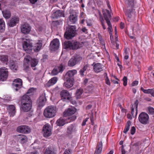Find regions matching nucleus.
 Segmentation results:
<instances>
[{
	"instance_id": "ea45409f",
	"label": "nucleus",
	"mask_w": 154,
	"mask_h": 154,
	"mask_svg": "<svg viewBox=\"0 0 154 154\" xmlns=\"http://www.w3.org/2000/svg\"><path fill=\"white\" fill-rule=\"evenodd\" d=\"M58 80V78L57 77H54L50 79L48 82L50 86L52 85L55 84Z\"/></svg>"
},
{
	"instance_id": "58836bf2",
	"label": "nucleus",
	"mask_w": 154,
	"mask_h": 154,
	"mask_svg": "<svg viewBox=\"0 0 154 154\" xmlns=\"http://www.w3.org/2000/svg\"><path fill=\"white\" fill-rule=\"evenodd\" d=\"M0 60L3 63L7 64L8 60V56L6 55H2L0 56Z\"/></svg>"
},
{
	"instance_id": "052dcab7",
	"label": "nucleus",
	"mask_w": 154,
	"mask_h": 154,
	"mask_svg": "<svg viewBox=\"0 0 154 154\" xmlns=\"http://www.w3.org/2000/svg\"><path fill=\"white\" fill-rule=\"evenodd\" d=\"M71 150L69 149H66L64 152L63 154H71Z\"/></svg>"
},
{
	"instance_id": "69168bd1",
	"label": "nucleus",
	"mask_w": 154,
	"mask_h": 154,
	"mask_svg": "<svg viewBox=\"0 0 154 154\" xmlns=\"http://www.w3.org/2000/svg\"><path fill=\"white\" fill-rule=\"evenodd\" d=\"M140 145V142H137L134 143L133 145L135 146H139Z\"/></svg>"
},
{
	"instance_id": "5fc2aeb1",
	"label": "nucleus",
	"mask_w": 154,
	"mask_h": 154,
	"mask_svg": "<svg viewBox=\"0 0 154 154\" xmlns=\"http://www.w3.org/2000/svg\"><path fill=\"white\" fill-rule=\"evenodd\" d=\"M109 34L110 35V39L111 40V43L115 45V42L113 41V37L112 35V31L109 32Z\"/></svg>"
},
{
	"instance_id": "79ce46f5",
	"label": "nucleus",
	"mask_w": 154,
	"mask_h": 154,
	"mask_svg": "<svg viewBox=\"0 0 154 154\" xmlns=\"http://www.w3.org/2000/svg\"><path fill=\"white\" fill-rule=\"evenodd\" d=\"M9 66L11 69L14 71L16 70L18 67L17 66L13 61L10 62Z\"/></svg>"
},
{
	"instance_id": "e433bc0d",
	"label": "nucleus",
	"mask_w": 154,
	"mask_h": 154,
	"mask_svg": "<svg viewBox=\"0 0 154 154\" xmlns=\"http://www.w3.org/2000/svg\"><path fill=\"white\" fill-rule=\"evenodd\" d=\"M44 154H57L54 149L48 147L47 148L44 153Z\"/></svg>"
},
{
	"instance_id": "ddd939ff",
	"label": "nucleus",
	"mask_w": 154,
	"mask_h": 154,
	"mask_svg": "<svg viewBox=\"0 0 154 154\" xmlns=\"http://www.w3.org/2000/svg\"><path fill=\"white\" fill-rule=\"evenodd\" d=\"M16 131L17 132L19 133L28 134L30 132L31 130L28 126L26 125H23L17 127Z\"/></svg>"
},
{
	"instance_id": "2f4dec72",
	"label": "nucleus",
	"mask_w": 154,
	"mask_h": 154,
	"mask_svg": "<svg viewBox=\"0 0 154 154\" xmlns=\"http://www.w3.org/2000/svg\"><path fill=\"white\" fill-rule=\"evenodd\" d=\"M2 12L3 17L5 19H8L10 17L11 14L9 10H5L2 11Z\"/></svg>"
},
{
	"instance_id": "8fccbe9b",
	"label": "nucleus",
	"mask_w": 154,
	"mask_h": 154,
	"mask_svg": "<svg viewBox=\"0 0 154 154\" xmlns=\"http://www.w3.org/2000/svg\"><path fill=\"white\" fill-rule=\"evenodd\" d=\"M93 110H92L91 111V113L90 114H89V116L90 117V118L91 122V123L92 125H93L94 124L93 122Z\"/></svg>"
},
{
	"instance_id": "bb28decb",
	"label": "nucleus",
	"mask_w": 154,
	"mask_h": 154,
	"mask_svg": "<svg viewBox=\"0 0 154 154\" xmlns=\"http://www.w3.org/2000/svg\"><path fill=\"white\" fill-rule=\"evenodd\" d=\"M42 40H38V42L35 44L33 50L35 52H37L41 49L42 47Z\"/></svg>"
},
{
	"instance_id": "774afa93",
	"label": "nucleus",
	"mask_w": 154,
	"mask_h": 154,
	"mask_svg": "<svg viewBox=\"0 0 154 154\" xmlns=\"http://www.w3.org/2000/svg\"><path fill=\"white\" fill-rule=\"evenodd\" d=\"M124 27V24L122 22H121L120 24V27L121 29H123Z\"/></svg>"
},
{
	"instance_id": "f704fd0d",
	"label": "nucleus",
	"mask_w": 154,
	"mask_h": 154,
	"mask_svg": "<svg viewBox=\"0 0 154 154\" xmlns=\"http://www.w3.org/2000/svg\"><path fill=\"white\" fill-rule=\"evenodd\" d=\"M5 23L2 19H0V32H3L5 29Z\"/></svg>"
},
{
	"instance_id": "20e7f679",
	"label": "nucleus",
	"mask_w": 154,
	"mask_h": 154,
	"mask_svg": "<svg viewBox=\"0 0 154 154\" xmlns=\"http://www.w3.org/2000/svg\"><path fill=\"white\" fill-rule=\"evenodd\" d=\"M125 13L128 21L131 22L135 19L136 15L134 9L132 8L126 9Z\"/></svg>"
},
{
	"instance_id": "c9c22d12",
	"label": "nucleus",
	"mask_w": 154,
	"mask_h": 154,
	"mask_svg": "<svg viewBox=\"0 0 154 154\" xmlns=\"http://www.w3.org/2000/svg\"><path fill=\"white\" fill-rule=\"evenodd\" d=\"M83 92V90L82 88L78 89L76 92L75 96L76 98L80 99L81 97V95Z\"/></svg>"
},
{
	"instance_id": "c03bdc74",
	"label": "nucleus",
	"mask_w": 154,
	"mask_h": 154,
	"mask_svg": "<svg viewBox=\"0 0 154 154\" xmlns=\"http://www.w3.org/2000/svg\"><path fill=\"white\" fill-rule=\"evenodd\" d=\"M35 90V89L33 88H31L28 90L26 94H27L30 97V95L34 94Z\"/></svg>"
},
{
	"instance_id": "9d476101",
	"label": "nucleus",
	"mask_w": 154,
	"mask_h": 154,
	"mask_svg": "<svg viewBox=\"0 0 154 154\" xmlns=\"http://www.w3.org/2000/svg\"><path fill=\"white\" fill-rule=\"evenodd\" d=\"M19 21V18L17 16L12 17L8 21L7 24L10 27H13L17 24Z\"/></svg>"
},
{
	"instance_id": "2eb2a0df",
	"label": "nucleus",
	"mask_w": 154,
	"mask_h": 154,
	"mask_svg": "<svg viewBox=\"0 0 154 154\" xmlns=\"http://www.w3.org/2000/svg\"><path fill=\"white\" fill-rule=\"evenodd\" d=\"M77 131L76 127L75 125L72 124L67 128L66 135L70 136L72 134L75 133Z\"/></svg>"
},
{
	"instance_id": "338daca9",
	"label": "nucleus",
	"mask_w": 154,
	"mask_h": 154,
	"mask_svg": "<svg viewBox=\"0 0 154 154\" xmlns=\"http://www.w3.org/2000/svg\"><path fill=\"white\" fill-rule=\"evenodd\" d=\"M103 21H104V20L103 19H102V20H101L102 25L103 26V29H106V27L105 26L104 23H103Z\"/></svg>"
},
{
	"instance_id": "bf43d9fd",
	"label": "nucleus",
	"mask_w": 154,
	"mask_h": 154,
	"mask_svg": "<svg viewBox=\"0 0 154 154\" xmlns=\"http://www.w3.org/2000/svg\"><path fill=\"white\" fill-rule=\"evenodd\" d=\"M107 23L108 26H109V27L108 28V29L109 32H109L112 31H111V29H112V26L110 22L109 23Z\"/></svg>"
},
{
	"instance_id": "f03ea898",
	"label": "nucleus",
	"mask_w": 154,
	"mask_h": 154,
	"mask_svg": "<svg viewBox=\"0 0 154 154\" xmlns=\"http://www.w3.org/2000/svg\"><path fill=\"white\" fill-rule=\"evenodd\" d=\"M76 30L75 26H72L66 29L64 33V37L67 39H71L76 35Z\"/></svg>"
},
{
	"instance_id": "a211bd4d",
	"label": "nucleus",
	"mask_w": 154,
	"mask_h": 154,
	"mask_svg": "<svg viewBox=\"0 0 154 154\" xmlns=\"http://www.w3.org/2000/svg\"><path fill=\"white\" fill-rule=\"evenodd\" d=\"M77 16L75 13H70L69 17L68 22H70V24H75L77 21Z\"/></svg>"
},
{
	"instance_id": "5701e85b",
	"label": "nucleus",
	"mask_w": 154,
	"mask_h": 154,
	"mask_svg": "<svg viewBox=\"0 0 154 154\" xmlns=\"http://www.w3.org/2000/svg\"><path fill=\"white\" fill-rule=\"evenodd\" d=\"M17 138L18 141L22 144L26 143L28 140L27 137L23 134L18 135L17 136Z\"/></svg>"
},
{
	"instance_id": "13d9d810",
	"label": "nucleus",
	"mask_w": 154,
	"mask_h": 154,
	"mask_svg": "<svg viewBox=\"0 0 154 154\" xmlns=\"http://www.w3.org/2000/svg\"><path fill=\"white\" fill-rule=\"evenodd\" d=\"M105 74H106V83L107 85H110V82L108 78V77L107 76V73H105Z\"/></svg>"
},
{
	"instance_id": "7ed1b4c3",
	"label": "nucleus",
	"mask_w": 154,
	"mask_h": 154,
	"mask_svg": "<svg viewBox=\"0 0 154 154\" xmlns=\"http://www.w3.org/2000/svg\"><path fill=\"white\" fill-rule=\"evenodd\" d=\"M56 112L55 107L52 106H49L45 109L44 112V115L46 118H51L55 116Z\"/></svg>"
},
{
	"instance_id": "de8ad7c7",
	"label": "nucleus",
	"mask_w": 154,
	"mask_h": 154,
	"mask_svg": "<svg viewBox=\"0 0 154 154\" xmlns=\"http://www.w3.org/2000/svg\"><path fill=\"white\" fill-rule=\"evenodd\" d=\"M59 72L55 66L51 72V75H55L58 74Z\"/></svg>"
},
{
	"instance_id": "3c124183",
	"label": "nucleus",
	"mask_w": 154,
	"mask_h": 154,
	"mask_svg": "<svg viewBox=\"0 0 154 154\" xmlns=\"http://www.w3.org/2000/svg\"><path fill=\"white\" fill-rule=\"evenodd\" d=\"M76 119V116H72L68 118V120H70L69 122H71L75 120Z\"/></svg>"
},
{
	"instance_id": "39448f33",
	"label": "nucleus",
	"mask_w": 154,
	"mask_h": 154,
	"mask_svg": "<svg viewBox=\"0 0 154 154\" xmlns=\"http://www.w3.org/2000/svg\"><path fill=\"white\" fill-rule=\"evenodd\" d=\"M24 62L26 63L28 65L26 66V67H29V63H30V65L32 67H35L38 64V60L32 58L29 56H27L24 58Z\"/></svg>"
},
{
	"instance_id": "6ab92c4d",
	"label": "nucleus",
	"mask_w": 154,
	"mask_h": 154,
	"mask_svg": "<svg viewBox=\"0 0 154 154\" xmlns=\"http://www.w3.org/2000/svg\"><path fill=\"white\" fill-rule=\"evenodd\" d=\"M50 45L52 50L54 51L57 50L59 46V41L58 39L56 38L54 39L51 42Z\"/></svg>"
},
{
	"instance_id": "4c0bfd02",
	"label": "nucleus",
	"mask_w": 154,
	"mask_h": 154,
	"mask_svg": "<svg viewBox=\"0 0 154 154\" xmlns=\"http://www.w3.org/2000/svg\"><path fill=\"white\" fill-rule=\"evenodd\" d=\"M54 17L57 18L62 16L64 17V14L63 12L62 11L60 10L57 11L54 13Z\"/></svg>"
},
{
	"instance_id": "4468645a",
	"label": "nucleus",
	"mask_w": 154,
	"mask_h": 154,
	"mask_svg": "<svg viewBox=\"0 0 154 154\" xmlns=\"http://www.w3.org/2000/svg\"><path fill=\"white\" fill-rule=\"evenodd\" d=\"M22 85V81L20 79H17L14 80L12 85L14 88H15V90L16 91L21 88Z\"/></svg>"
},
{
	"instance_id": "37998d69",
	"label": "nucleus",
	"mask_w": 154,
	"mask_h": 154,
	"mask_svg": "<svg viewBox=\"0 0 154 154\" xmlns=\"http://www.w3.org/2000/svg\"><path fill=\"white\" fill-rule=\"evenodd\" d=\"M126 4L129 7L132 8L134 5V0H125Z\"/></svg>"
},
{
	"instance_id": "7c9ffc66",
	"label": "nucleus",
	"mask_w": 154,
	"mask_h": 154,
	"mask_svg": "<svg viewBox=\"0 0 154 154\" xmlns=\"http://www.w3.org/2000/svg\"><path fill=\"white\" fill-rule=\"evenodd\" d=\"M106 13H103V15L104 17L106 20V23H110V21L109 19V18H111L112 17V16L111 15L109 11L108 10H106Z\"/></svg>"
},
{
	"instance_id": "e2e57ef3",
	"label": "nucleus",
	"mask_w": 154,
	"mask_h": 154,
	"mask_svg": "<svg viewBox=\"0 0 154 154\" xmlns=\"http://www.w3.org/2000/svg\"><path fill=\"white\" fill-rule=\"evenodd\" d=\"M138 81H134L131 84V85L132 86H134L135 85H136L138 84Z\"/></svg>"
},
{
	"instance_id": "4be33fe9",
	"label": "nucleus",
	"mask_w": 154,
	"mask_h": 154,
	"mask_svg": "<svg viewBox=\"0 0 154 154\" xmlns=\"http://www.w3.org/2000/svg\"><path fill=\"white\" fill-rule=\"evenodd\" d=\"M66 81L64 83V86L68 88L72 87L74 84V79H66Z\"/></svg>"
},
{
	"instance_id": "0eeeda50",
	"label": "nucleus",
	"mask_w": 154,
	"mask_h": 154,
	"mask_svg": "<svg viewBox=\"0 0 154 154\" xmlns=\"http://www.w3.org/2000/svg\"><path fill=\"white\" fill-rule=\"evenodd\" d=\"M138 119L141 124L146 125L149 123V116L146 112H142L139 115Z\"/></svg>"
},
{
	"instance_id": "412c9836",
	"label": "nucleus",
	"mask_w": 154,
	"mask_h": 154,
	"mask_svg": "<svg viewBox=\"0 0 154 154\" xmlns=\"http://www.w3.org/2000/svg\"><path fill=\"white\" fill-rule=\"evenodd\" d=\"M77 73V71L75 69L69 70L66 74V79H74V76Z\"/></svg>"
},
{
	"instance_id": "6e6552de",
	"label": "nucleus",
	"mask_w": 154,
	"mask_h": 154,
	"mask_svg": "<svg viewBox=\"0 0 154 154\" xmlns=\"http://www.w3.org/2000/svg\"><path fill=\"white\" fill-rule=\"evenodd\" d=\"M51 125L49 124H46L43 128L42 132L43 136L45 137H48L51 134Z\"/></svg>"
},
{
	"instance_id": "09e8293b",
	"label": "nucleus",
	"mask_w": 154,
	"mask_h": 154,
	"mask_svg": "<svg viewBox=\"0 0 154 154\" xmlns=\"http://www.w3.org/2000/svg\"><path fill=\"white\" fill-rule=\"evenodd\" d=\"M100 35V34H99V35ZM98 38L99 39V41L100 42V43L102 45V46H104V47L105 48V43L104 42V40L103 39L102 36L100 35H99L98 36Z\"/></svg>"
},
{
	"instance_id": "aec40b11",
	"label": "nucleus",
	"mask_w": 154,
	"mask_h": 154,
	"mask_svg": "<svg viewBox=\"0 0 154 154\" xmlns=\"http://www.w3.org/2000/svg\"><path fill=\"white\" fill-rule=\"evenodd\" d=\"M76 111V109L75 108L71 107L68 108L64 112L63 116L65 117L70 116L73 114Z\"/></svg>"
},
{
	"instance_id": "dca6fc26",
	"label": "nucleus",
	"mask_w": 154,
	"mask_h": 154,
	"mask_svg": "<svg viewBox=\"0 0 154 154\" xmlns=\"http://www.w3.org/2000/svg\"><path fill=\"white\" fill-rule=\"evenodd\" d=\"M60 95L61 99L63 100V101L70 100L71 96L69 92L66 90L62 91L60 92Z\"/></svg>"
},
{
	"instance_id": "a18cd8bd",
	"label": "nucleus",
	"mask_w": 154,
	"mask_h": 154,
	"mask_svg": "<svg viewBox=\"0 0 154 154\" xmlns=\"http://www.w3.org/2000/svg\"><path fill=\"white\" fill-rule=\"evenodd\" d=\"M131 125V122L130 121H128L127 122L126 126L123 131L124 133H126L129 130L130 127Z\"/></svg>"
},
{
	"instance_id": "603ef678",
	"label": "nucleus",
	"mask_w": 154,
	"mask_h": 154,
	"mask_svg": "<svg viewBox=\"0 0 154 154\" xmlns=\"http://www.w3.org/2000/svg\"><path fill=\"white\" fill-rule=\"evenodd\" d=\"M127 78L126 76H124L122 79L123 82V85L125 86H126L127 85Z\"/></svg>"
},
{
	"instance_id": "0e129e2a",
	"label": "nucleus",
	"mask_w": 154,
	"mask_h": 154,
	"mask_svg": "<svg viewBox=\"0 0 154 154\" xmlns=\"http://www.w3.org/2000/svg\"><path fill=\"white\" fill-rule=\"evenodd\" d=\"M124 146L123 145H122V154H125L126 153V152L124 149Z\"/></svg>"
},
{
	"instance_id": "423d86ee",
	"label": "nucleus",
	"mask_w": 154,
	"mask_h": 154,
	"mask_svg": "<svg viewBox=\"0 0 154 154\" xmlns=\"http://www.w3.org/2000/svg\"><path fill=\"white\" fill-rule=\"evenodd\" d=\"M32 44L29 40L26 39L23 42V48L27 53H30L32 50Z\"/></svg>"
},
{
	"instance_id": "f3484780",
	"label": "nucleus",
	"mask_w": 154,
	"mask_h": 154,
	"mask_svg": "<svg viewBox=\"0 0 154 154\" xmlns=\"http://www.w3.org/2000/svg\"><path fill=\"white\" fill-rule=\"evenodd\" d=\"M20 103L24 104L27 103L32 104L31 98L27 94H25L22 97L20 100Z\"/></svg>"
},
{
	"instance_id": "b1692460",
	"label": "nucleus",
	"mask_w": 154,
	"mask_h": 154,
	"mask_svg": "<svg viewBox=\"0 0 154 154\" xmlns=\"http://www.w3.org/2000/svg\"><path fill=\"white\" fill-rule=\"evenodd\" d=\"M138 104V100H137L135 102L134 104L132 105L131 108V113L132 116L134 117V109L135 108L136 109V112H135V116H136L137 113V106Z\"/></svg>"
},
{
	"instance_id": "c85d7f7f",
	"label": "nucleus",
	"mask_w": 154,
	"mask_h": 154,
	"mask_svg": "<svg viewBox=\"0 0 154 154\" xmlns=\"http://www.w3.org/2000/svg\"><path fill=\"white\" fill-rule=\"evenodd\" d=\"M102 143L101 141H100L97 144L96 149L95 152L94 154H100L102 151Z\"/></svg>"
},
{
	"instance_id": "1a4fd4ad",
	"label": "nucleus",
	"mask_w": 154,
	"mask_h": 154,
	"mask_svg": "<svg viewBox=\"0 0 154 154\" xmlns=\"http://www.w3.org/2000/svg\"><path fill=\"white\" fill-rule=\"evenodd\" d=\"M82 59V57L76 56L71 58L68 61V65L69 66L72 67L80 62Z\"/></svg>"
},
{
	"instance_id": "a19ab883",
	"label": "nucleus",
	"mask_w": 154,
	"mask_h": 154,
	"mask_svg": "<svg viewBox=\"0 0 154 154\" xmlns=\"http://www.w3.org/2000/svg\"><path fill=\"white\" fill-rule=\"evenodd\" d=\"M59 73H62L65 69V66L63 64L56 66Z\"/></svg>"
},
{
	"instance_id": "393cba45",
	"label": "nucleus",
	"mask_w": 154,
	"mask_h": 154,
	"mask_svg": "<svg viewBox=\"0 0 154 154\" xmlns=\"http://www.w3.org/2000/svg\"><path fill=\"white\" fill-rule=\"evenodd\" d=\"M46 99L44 96H41L38 101V107L39 108L42 107L45 104Z\"/></svg>"
},
{
	"instance_id": "f8f14e48",
	"label": "nucleus",
	"mask_w": 154,
	"mask_h": 154,
	"mask_svg": "<svg viewBox=\"0 0 154 154\" xmlns=\"http://www.w3.org/2000/svg\"><path fill=\"white\" fill-rule=\"evenodd\" d=\"M21 32L23 34H26L29 33L31 29V27L27 23H25L20 26Z\"/></svg>"
},
{
	"instance_id": "680f3d73",
	"label": "nucleus",
	"mask_w": 154,
	"mask_h": 154,
	"mask_svg": "<svg viewBox=\"0 0 154 154\" xmlns=\"http://www.w3.org/2000/svg\"><path fill=\"white\" fill-rule=\"evenodd\" d=\"M115 38L116 39H117L118 36L117 35V28L116 26L115 27Z\"/></svg>"
},
{
	"instance_id": "c756f323",
	"label": "nucleus",
	"mask_w": 154,
	"mask_h": 154,
	"mask_svg": "<svg viewBox=\"0 0 154 154\" xmlns=\"http://www.w3.org/2000/svg\"><path fill=\"white\" fill-rule=\"evenodd\" d=\"M140 90L144 93L150 94L152 96L154 97V88L144 89L143 87H141L140 88Z\"/></svg>"
},
{
	"instance_id": "473e14b6",
	"label": "nucleus",
	"mask_w": 154,
	"mask_h": 154,
	"mask_svg": "<svg viewBox=\"0 0 154 154\" xmlns=\"http://www.w3.org/2000/svg\"><path fill=\"white\" fill-rule=\"evenodd\" d=\"M9 113L10 116H13L15 114L16 112L15 108L13 105H10L9 106Z\"/></svg>"
},
{
	"instance_id": "49530a36",
	"label": "nucleus",
	"mask_w": 154,
	"mask_h": 154,
	"mask_svg": "<svg viewBox=\"0 0 154 154\" xmlns=\"http://www.w3.org/2000/svg\"><path fill=\"white\" fill-rule=\"evenodd\" d=\"M93 90V86L92 85H89L87 86V94L91 93Z\"/></svg>"
},
{
	"instance_id": "f257e3e1",
	"label": "nucleus",
	"mask_w": 154,
	"mask_h": 154,
	"mask_svg": "<svg viewBox=\"0 0 154 154\" xmlns=\"http://www.w3.org/2000/svg\"><path fill=\"white\" fill-rule=\"evenodd\" d=\"M80 42L74 41L65 42L63 44L64 48L66 49L76 50L82 47L87 42V38L82 36Z\"/></svg>"
},
{
	"instance_id": "a878e982",
	"label": "nucleus",
	"mask_w": 154,
	"mask_h": 154,
	"mask_svg": "<svg viewBox=\"0 0 154 154\" xmlns=\"http://www.w3.org/2000/svg\"><path fill=\"white\" fill-rule=\"evenodd\" d=\"M32 104H24V103H21V108L22 110L25 112H27L29 111L31 109Z\"/></svg>"
},
{
	"instance_id": "cd10ccee",
	"label": "nucleus",
	"mask_w": 154,
	"mask_h": 154,
	"mask_svg": "<svg viewBox=\"0 0 154 154\" xmlns=\"http://www.w3.org/2000/svg\"><path fill=\"white\" fill-rule=\"evenodd\" d=\"M102 66V65L100 63L95 64L93 66L94 70L95 72H100L103 70Z\"/></svg>"
},
{
	"instance_id": "4d7b16f0",
	"label": "nucleus",
	"mask_w": 154,
	"mask_h": 154,
	"mask_svg": "<svg viewBox=\"0 0 154 154\" xmlns=\"http://www.w3.org/2000/svg\"><path fill=\"white\" fill-rule=\"evenodd\" d=\"M148 109L150 114H154V109L153 108L149 106L148 107Z\"/></svg>"
},
{
	"instance_id": "864d4df0",
	"label": "nucleus",
	"mask_w": 154,
	"mask_h": 154,
	"mask_svg": "<svg viewBox=\"0 0 154 154\" xmlns=\"http://www.w3.org/2000/svg\"><path fill=\"white\" fill-rule=\"evenodd\" d=\"M86 65L83 68L81 69L80 71V73L81 76H83L84 75L83 73L86 70Z\"/></svg>"
},
{
	"instance_id": "9b49d317",
	"label": "nucleus",
	"mask_w": 154,
	"mask_h": 154,
	"mask_svg": "<svg viewBox=\"0 0 154 154\" xmlns=\"http://www.w3.org/2000/svg\"><path fill=\"white\" fill-rule=\"evenodd\" d=\"M8 75L7 69L5 67L0 68V80L2 81H5L7 79Z\"/></svg>"
},
{
	"instance_id": "6e6d98bb",
	"label": "nucleus",
	"mask_w": 154,
	"mask_h": 154,
	"mask_svg": "<svg viewBox=\"0 0 154 154\" xmlns=\"http://www.w3.org/2000/svg\"><path fill=\"white\" fill-rule=\"evenodd\" d=\"M136 131L135 128L134 126L132 127L131 129V133L132 135L134 134Z\"/></svg>"
},
{
	"instance_id": "72a5a7b5",
	"label": "nucleus",
	"mask_w": 154,
	"mask_h": 154,
	"mask_svg": "<svg viewBox=\"0 0 154 154\" xmlns=\"http://www.w3.org/2000/svg\"><path fill=\"white\" fill-rule=\"evenodd\" d=\"M65 119L63 117H61L59 119L57 120L56 123L57 125L59 126H63L66 123Z\"/></svg>"
}]
</instances>
